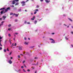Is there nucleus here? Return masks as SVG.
Here are the masks:
<instances>
[{
	"instance_id": "obj_1",
	"label": "nucleus",
	"mask_w": 73,
	"mask_h": 73,
	"mask_svg": "<svg viewBox=\"0 0 73 73\" xmlns=\"http://www.w3.org/2000/svg\"><path fill=\"white\" fill-rule=\"evenodd\" d=\"M10 9V7H7V9H5V11H4V10H3L1 12V13L2 15L3 13H5V12H7L8 11V9Z\"/></svg>"
},
{
	"instance_id": "obj_2",
	"label": "nucleus",
	"mask_w": 73,
	"mask_h": 73,
	"mask_svg": "<svg viewBox=\"0 0 73 73\" xmlns=\"http://www.w3.org/2000/svg\"><path fill=\"white\" fill-rule=\"evenodd\" d=\"M19 1V0H14L13 1L12 3V4H15V3H17V2H18Z\"/></svg>"
},
{
	"instance_id": "obj_3",
	"label": "nucleus",
	"mask_w": 73,
	"mask_h": 73,
	"mask_svg": "<svg viewBox=\"0 0 73 73\" xmlns=\"http://www.w3.org/2000/svg\"><path fill=\"white\" fill-rule=\"evenodd\" d=\"M9 63L10 64H12V61H11V60H10L9 61Z\"/></svg>"
},
{
	"instance_id": "obj_4",
	"label": "nucleus",
	"mask_w": 73,
	"mask_h": 73,
	"mask_svg": "<svg viewBox=\"0 0 73 73\" xmlns=\"http://www.w3.org/2000/svg\"><path fill=\"white\" fill-rule=\"evenodd\" d=\"M35 16H33V18H31V20H35Z\"/></svg>"
},
{
	"instance_id": "obj_5",
	"label": "nucleus",
	"mask_w": 73,
	"mask_h": 73,
	"mask_svg": "<svg viewBox=\"0 0 73 73\" xmlns=\"http://www.w3.org/2000/svg\"><path fill=\"white\" fill-rule=\"evenodd\" d=\"M45 1L46 3H48L50 2V0H45Z\"/></svg>"
},
{
	"instance_id": "obj_6",
	"label": "nucleus",
	"mask_w": 73,
	"mask_h": 73,
	"mask_svg": "<svg viewBox=\"0 0 73 73\" xmlns=\"http://www.w3.org/2000/svg\"><path fill=\"white\" fill-rule=\"evenodd\" d=\"M6 17H7L6 16H3V20H5V18H6Z\"/></svg>"
},
{
	"instance_id": "obj_7",
	"label": "nucleus",
	"mask_w": 73,
	"mask_h": 73,
	"mask_svg": "<svg viewBox=\"0 0 73 73\" xmlns=\"http://www.w3.org/2000/svg\"><path fill=\"white\" fill-rule=\"evenodd\" d=\"M24 43L25 45H28V42H25Z\"/></svg>"
},
{
	"instance_id": "obj_8",
	"label": "nucleus",
	"mask_w": 73,
	"mask_h": 73,
	"mask_svg": "<svg viewBox=\"0 0 73 73\" xmlns=\"http://www.w3.org/2000/svg\"><path fill=\"white\" fill-rule=\"evenodd\" d=\"M19 50H22V47L19 46Z\"/></svg>"
},
{
	"instance_id": "obj_9",
	"label": "nucleus",
	"mask_w": 73,
	"mask_h": 73,
	"mask_svg": "<svg viewBox=\"0 0 73 73\" xmlns=\"http://www.w3.org/2000/svg\"><path fill=\"white\" fill-rule=\"evenodd\" d=\"M53 41H52L51 42V43H55V40H52Z\"/></svg>"
},
{
	"instance_id": "obj_10",
	"label": "nucleus",
	"mask_w": 73,
	"mask_h": 73,
	"mask_svg": "<svg viewBox=\"0 0 73 73\" xmlns=\"http://www.w3.org/2000/svg\"><path fill=\"white\" fill-rule=\"evenodd\" d=\"M37 23V21L36 20L34 22L35 24H36V23Z\"/></svg>"
},
{
	"instance_id": "obj_11",
	"label": "nucleus",
	"mask_w": 73,
	"mask_h": 73,
	"mask_svg": "<svg viewBox=\"0 0 73 73\" xmlns=\"http://www.w3.org/2000/svg\"><path fill=\"white\" fill-rule=\"evenodd\" d=\"M65 38L66 40H69V39L66 37V36L65 37Z\"/></svg>"
},
{
	"instance_id": "obj_12",
	"label": "nucleus",
	"mask_w": 73,
	"mask_h": 73,
	"mask_svg": "<svg viewBox=\"0 0 73 73\" xmlns=\"http://www.w3.org/2000/svg\"><path fill=\"white\" fill-rule=\"evenodd\" d=\"M69 20L70 21H73V20H72V19H70V18H68Z\"/></svg>"
},
{
	"instance_id": "obj_13",
	"label": "nucleus",
	"mask_w": 73,
	"mask_h": 73,
	"mask_svg": "<svg viewBox=\"0 0 73 73\" xmlns=\"http://www.w3.org/2000/svg\"><path fill=\"white\" fill-rule=\"evenodd\" d=\"M19 15V13H18V14H16L15 17H17Z\"/></svg>"
},
{
	"instance_id": "obj_14",
	"label": "nucleus",
	"mask_w": 73,
	"mask_h": 73,
	"mask_svg": "<svg viewBox=\"0 0 73 73\" xmlns=\"http://www.w3.org/2000/svg\"><path fill=\"white\" fill-rule=\"evenodd\" d=\"M5 9V8L3 7L2 8H1L0 9V11H1V10H2L3 9Z\"/></svg>"
},
{
	"instance_id": "obj_15",
	"label": "nucleus",
	"mask_w": 73,
	"mask_h": 73,
	"mask_svg": "<svg viewBox=\"0 0 73 73\" xmlns=\"http://www.w3.org/2000/svg\"><path fill=\"white\" fill-rule=\"evenodd\" d=\"M35 47V46H31L30 47V48H33Z\"/></svg>"
},
{
	"instance_id": "obj_16",
	"label": "nucleus",
	"mask_w": 73,
	"mask_h": 73,
	"mask_svg": "<svg viewBox=\"0 0 73 73\" xmlns=\"http://www.w3.org/2000/svg\"><path fill=\"white\" fill-rule=\"evenodd\" d=\"M50 40H51L52 41H54V40H53L52 38H50Z\"/></svg>"
},
{
	"instance_id": "obj_17",
	"label": "nucleus",
	"mask_w": 73,
	"mask_h": 73,
	"mask_svg": "<svg viewBox=\"0 0 73 73\" xmlns=\"http://www.w3.org/2000/svg\"><path fill=\"white\" fill-rule=\"evenodd\" d=\"M19 4V3H17L15 4V5H17Z\"/></svg>"
},
{
	"instance_id": "obj_18",
	"label": "nucleus",
	"mask_w": 73,
	"mask_h": 73,
	"mask_svg": "<svg viewBox=\"0 0 73 73\" xmlns=\"http://www.w3.org/2000/svg\"><path fill=\"white\" fill-rule=\"evenodd\" d=\"M21 71V69H19L18 71H17V72H20Z\"/></svg>"
},
{
	"instance_id": "obj_19",
	"label": "nucleus",
	"mask_w": 73,
	"mask_h": 73,
	"mask_svg": "<svg viewBox=\"0 0 73 73\" xmlns=\"http://www.w3.org/2000/svg\"><path fill=\"white\" fill-rule=\"evenodd\" d=\"M38 62H37L36 64H35V65H38Z\"/></svg>"
},
{
	"instance_id": "obj_20",
	"label": "nucleus",
	"mask_w": 73,
	"mask_h": 73,
	"mask_svg": "<svg viewBox=\"0 0 73 73\" xmlns=\"http://www.w3.org/2000/svg\"><path fill=\"white\" fill-rule=\"evenodd\" d=\"M35 11H36V12H38V9H36L35 10Z\"/></svg>"
},
{
	"instance_id": "obj_21",
	"label": "nucleus",
	"mask_w": 73,
	"mask_h": 73,
	"mask_svg": "<svg viewBox=\"0 0 73 73\" xmlns=\"http://www.w3.org/2000/svg\"><path fill=\"white\" fill-rule=\"evenodd\" d=\"M12 46H15V45H14V43H13V44H12V46H11V47H12Z\"/></svg>"
},
{
	"instance_id": "obj_22",
	"label": "nucleus",
	"mask_w": 73,
	"mask_h": 73,
	"mask_svg": "<svg viewBox=\"0 0 73 73\" xmlns=\"http://www.w3.org/2000/svg\"><path fill=\"white\" fill-rule=\"evenodd\" d=\"M38 58L37 57H35V60H36V59H37Z\"/></svg>"
},
{
	"instance_id": "obj_23",
	"label": "nucleus",
	"mask_w": 73,
	"mask_h": 73,
	"mask_svg": "<svg viewBox=\"0 0 73 73\" xmlns=\"http://www.w3.org/2000/svg\"><path fill=\"white\" fill-rule=\"evenodd\" d=\"M23 72H26V71L24 70V69H23Z\"/></svg>"
},
{
	"instance_id": "obj_24",
	"label": "nucleus",
	"mask_w": 73,
	"mask_h": 73,
	"mask_svg": "<svg viewBox=\"0 0 73 73\" xmlns=\"http://www.w3.org/2000/svg\"><path fill=\"white\" fill-rule=\"evenodd\" d=\"M6 51H7V50H6V49H4V52H6Z\"/></svg>"
},
{
	"instance_id": "obj_25",
	"label": "nucleus",
	"mask_w": 73,
	"mask_h": 73,
	"mask_svg": "<svg viewBox=\"0 0 73 73\" xmlns=\"http://www.w3.org/2000/svg\"><path fill=\"white\" fill-rule=\"evenodd\" d=\"M18 58H20V55L18 56Z\"/></svg>"
},
{
	"instance_id": "obj_26",
	"label": "nucleus",
	"mask_w": 73,
	"mask_h": 73,
	"mask_svg": "<svg viewBox=\"0 0 73 73\" xmlns=\"http://www.w3.org/2000/svg\"><path fill=\"white\" fill-rule=\"evenodd\" d=\"M11 24L9 25H8V27H11Z\"/></svg>"
},
{
	"instance_id": "obj_27",
	"label": "nucleus",
	"mask_w": 73,
	"mask_h": 73,
	"mask_svg": "<svg viewBox=\"0 0 73 73\" xmlns=\"http://www.w3.org/2000/svg\"><path fill=\"white\" fill-rule=\"evenodd\" d=\"M37 12L36 11H35L34 13V14H36Z\"/></svg>"
},
{
	"instance_id": "obj_28",
	"label": "nucleus",
	"mask_w": 73,
	"mask_h": 73,
	"mask_svg": "<svg viewBox=\"0 0 73 73\" xmlns=\"http://www.w3.org/2000/svg\"><path fill=\"white\" fill-rule=\"evenodd\" d=\"M36 7L37 8H38L39 7V6H38V5H37V6H36Z\"/></svg>"
},
{
	"instance_id": "obj_29",
	"label": "nucleus",
	"mask_w": 73,
	"mask_h": 73,
	"mask_svg": "<svg viewBox=\"0 0 73 73\" xmlns=\"http://www.w3.org/2000/svg\"><path fill=\"white\" fill-rule=\"evenodd\" d=\"M13 15V13H10V15Z\"/></svg>"
},
{
	"instance_id": "obj_30",
	"label": "nucleus",
	"mask_w": 73,
	"mask_h": 73,
	"mask_svg": "<svg viewBox=\"0 0 73 73\" xmlns=\"http://www.w3.org/2000/svg\"><path fill=\"white\" fill-rule=\"evenodd\" d=\"M16 45H17V44L16 43H15L14 46H16Z\"/></svg>"
},
{
	"instance_id": "obj_31",
	"label": "nucleus",
	"mask_w": 73,
	"mask_h": 73,
	"mask_svg": "<svg viewBox=\"0 0 73 73\" xmlns=\"http://www.w3.org/2000/svg\"><path fill=\"white\" fill-rule=\"evenodd\" d=\"M9 37H11V34H9Z\"/></svg>"
},
{
	"instance_id": "obj_32",
	"label": "nucleus",
	"mask_w": 73,
	"mask_h": 73,
	"mask_svg": "<svg viewBox=\"0 0 73 73\" xmlns=\"http://www.w3.org/2000/svg\"><path fill=\"white\" fill-rule=\"evenodd\" d=\"M15 22H17V19H15Z\"/></svg>"
},
{
	"instance_id": "obj_33",
	"label": "nucleus",
	"mask_w": 73,
	"mask_h": 73,
	"mask_svg": "<svg viewBox=\"0 0 73 73\" xmlns=\"http://www.w3.org/2000/svg\"><path fill=\"white\" fill-rule=\"evenodd\" d=\"M24 66L25 67V68H27V66H26L25 65V64H24Z\"/></svg>"
},
{
	"instance_id": "obj_34",
	"label": "nucleus",
	"mask_w": 73,
	"mask_h": 73,
	"mask_svg": "<svg viewBox=\"0 0 73 73\" xmlns=\"http://www.w3.org/2000/svg\"><path fill=\"white\" fill-rule=\"evenodd\" d=\"M4 23V21H3L1 22L2 24H3Z\"/></svg>"
},
{
	"instance_id": "obj_35",
	"label": "nucleus",
	"mask_w": 73,
	"mask_h": 73,
	"mask_svg": "<svg viewBox=\"0 0 73 73\" xmlns=\"http://www.w3.org/2000/svg\"><path fill=\"white\" fill-rule=\"evenodd\" d=\"M25 62V60L23 61V63L24 64V62Z\"/></svg>"
},
{
	"instance_id": "obj_36",
	"label": "nucleus",
	"mask_w": 73,
	"mask_h": 73,
	"mask_svg": "<svg viewBox=\"0 0 73 73\" xmlns=\"http://www.w3.org/2000/svg\"><path fill=\"white\" fill-rule=\"evenodd\" d=\"M15 35H18V33H15Z\"/></svg>"
},
{
	"instance_id": "obj_37",
	"label": "nucleus",
	"mask_w": 73,
	"mask_h": 73,
	"mask_svg": "<svg viewBox=\"0 0 73 73\" xmlns=\"http://www.w3.org/2000/svg\"><path fill=\"white\" fill-rule=\"evenodd\" d=\"M11 29L10 28H9L8 29V31H10V30H11Z\"/></svg>"
},
{
	"instance_id": "obj_38",
	"label": "nucleus",
	"mask_w": 73,
	"mask_h": 73,
	"mask_svg": "<svg viewBox=\"0 0 73 73\" xmlns=\"http://www.w3.org/2000/svg\"><path fill=\"white\" fill-rule=\"evenodd\" d=\"M24 39H25V40H27V38H26V37H25Z\"/></svg>"
},
{
	"instance_id": "obj_39",
	"label": "nucleus",
	"mask_w": 73,
	"mask_h": 73,
	"mask_svg": "<svg viewBox=\"0 0 73 73\" xmlns=\"http://www.w3.org/2000/svg\"><path fill=\"white\" fill-rule=\"evenodd\" d=\"M21 68H22V69H23V68H24V67L23 66H22L21 67Z\"/></svg>"
},
{
	"instance_id": "obj_40",
	"label": "nucleus",
	"mask_w": 73,
	"mask_h": 73,
	"mask_svg": "<svg viewBox=\"0 0 73 73\" xmlns=\"http://www.w3.org/2000/svg\"><path fill=\"white\" fill-rule=\"evenodd\" d=\"M13 16H14L15 15H16V14L14 13V14H13Z\"/></svg>"
},
{
	"instance_id": "obj_41",
	"label": "nucleus",
	"mask_w": 73,
	"mask_h": 73,
	"mask_svg": "<svg viewBox=\"0 0 73 73\" xmlns=\"http://www.w3.org/2000/svg\"><path fill=\"white\" fill-rule=\"evenodd\" d=\"M2 49V47H0V50H1Z\"/></svg>"
},
{
	"instance_id": "obj_42",
	"label": "nucleus",
	"mask_w": 73,
	"mask_h": 73,
	"mask_svg": "<svg viewBox=\"0 0 73 73\" xmlns=\"http://www.w3.org/2000/svg\"><path fill=\"white\" fill-rule=\"evenodd\" d=\"M21 11V9H20L18 11V12H20Z\"/></svg>"
},
{
	"instance_id": "obj_43",
	"label": "nucleus",
	"mask_w": 73,
	"mask_h": 73,
	"mask_svg": "<svg viewBox=\"0 0 73 73\" xmlns=\"http://www.w3.org/2000/svg\"><path fill=\"white\" fill-rule=\"evenodd\" d=\"M28 24H30V23L29 22H28L27 23Z\"/></svg>"
},
{
	"instance_id": "obj_44",
	"label": "nucleus",
	"mask_w": 73,
	"mask_h": 73,
	"mask_svg": "<svg viewBox=\"0 0 73 73\" xmlns=\"http://www.w3.org/2000/svg\"><path fill=\"white\" fill-rule=\"evenodd\" d=\"M28 72H30V70H29V69L27 70Z\"/></svg>"
},
{
	"instance_id": "obj_45",
	"label": "nucleus",
	"mask_w": 73,
	"mask_h": 73,
	"mask_svg": "<svg viewBox=\"0 0 73 73\" xmlns=\"http://www.w3.org/2000/svg\"><path fill=\"white\" fill-rule=\"evenodd\" d=\"M11 58V59H13V57H11V58Z\"/></svg>"
},
{
	"instance_id": "obj_46",
	"label": "nucleus",
	"mask_w": 73,
	"mask_h": 73,
	"mask_svg": "<svg viewBox=\"0 0 73 73\" xmlns=\"http://www.w3.org/2000/svg\"><path fill=\"white\" fill-rule=\"evenodd\" d=\"M11 54H12V52H11L10 53V54L9 55H11Z\"/></svg>"
},
{
	"instance_id": "obj_47",
	"label": "nucleus",
	"mask_w": 73,
	"mask_h": 73,
	"mask_svg": "<svg viewBox=\"0 0 73 73\" xmlns=\"http://www.w3.org/2000/svg\"><path fill=\"white\" fill-rule=\"evenodd\" d=\"M11 7H14V5H12V6H11Z\"/></svg>"
},
{
	"instance_id": "obj_48",
	"label": "nucleus",
	"mask_w": 73,
	"mask_h": 73,
	"mask_svg": "<svg viewBox=\"0 0 73 73\" xmlns=\"http://www.w3.org/2000/svg\"><path fill=\"white\" fill-rule=\"evenodd\" d=\"M15 9H16V8H14V10H15Z\"/></svg>"
},
{
	"instance_id": "obj_49",
	"label": "nucleus",
	"mask_w": 73,
	"mask_h": 73,
	"mask_svg": "<svg viewBox=\"0 0 73 73\" xmlns=\"http://www.w3.org/2000/svg\"><path fill=\"white\" fill-rule=\"evenodd\" d=\"M33 13H31V15H33Z\"/></svg>"
},
{
	"instance_id": "obj_50",
	"label": "nucleus",
	"mask_w": 73,
	"mask_h": 73,
	"mask_svg": "<svg viewBox=\"0 0 73 73\" xmlns=\"http://www.w3.org/2000/svg\"><path fill=\"white\" fill-rule=\"evenodd\" d=\"M9 42H11V39H9Z\"/></svg>"
},
{
	"instance_id": "obj_51",
	"label": "nucleus",
	"mask_w": 73,
	"mask_h": 73,
	"mask_svg": "<svg viewBox=\"0 0 73 73\" xmlns=\"http://www.w3.org/2000/svg\"><path fill=\"white\" fill-rule=\"evenodd\" d=\"M7 51H9V49L8 48H7Z\"/></svg>"
},
{
	"instance_id": "obj_52",
	"label": "nucleus",
	"mask_w": 73,
	"mask_h": 73,
	"mask_svg": "<svg viewBox=\"0 0 73 73\" xmlns=\"http://www.w3.org/2000/svg\"><path fill=\"white\" fill-rule=\"evenodd\" d=\"M25 24H26V23H27V21H25Z\"/></svg>"
},
{
	"instance_id": "obj_53",
	"label": "nucleus",
	"mask_w": 73,
	"mask_h": 73,
	"mask_svg": "<svg viewBox=\"0 0 73 73\" xmlns=\"http://www.w3.org/2000/svg\"><path fill=\"white\" fill-rule=\"evenodd\" d=\"M0 45L1 46H2V45H1V43H0Z\"/></svg>"
},
{
	"instance_id": "obj_54",
	"label": "nucleus",
	"mask_w": 73,
	"mask_h": 73,
	"mask_svg": "<svg viewBox=\"0 0 73 73\" xmlns=\"http://www.w3.org/2000/svg\"><path fill=\"white\" fill-rule=\"evenodd\" d=\"M71 46H72V47H73V44H71Z\"/></svg>"
},
{
	"instance_id": "obj_55",
	"label": "nucleus",
	"mask_w": 73,
	"mask_h": 73,
	"mask_svg": "<svg viewBox=\"0 0 73 73\" xmlns=\"http://www.w3.org/2000/svg\"><path fill=\"white\" fill-rule=\"evenodd\" d=\"M54 33H52V35H54Z\"/></svg>"
},
{
	"instance_id": "obj_56",
	"label": "nucleus",
	"mask_w": 73,
	"mask_h": 73,
	"mask_svg": "<svg viewBox=\"0 0 73 73\" xmlns=\"http://www.w3.org/2000/svg\"><path fill=\"white\" fill-rule=\"evenodd\" d=\"M64 25H65V26H66H66H67V25H65V24H64Z\"/></svg>"
},
{
	"instance_id": "obj_57",
	"label": "nucleus",
	"mask_w": 73,
	"mask_h": 73,
	"mask_svg": "<svg viewBox=\"0 0 73 73\" xmlns=\"http://www.w3.org/2000/svg\"><path fill=\"white\" fill-rule=\"evenodd\" d=\"M40 1H41V2L43 1V0H40Z\"/></svg>"
},
{
	"instance_id": "obj_58",
	"label": "nucleus",
	"mask_w": 73,
	"mask_h": 73,
	"mask_svg": "<svg viewBox=\"0 0 73 73\" xmlns=\"http://www.w3.org/2000/svg\"><path fill=\"white\" fill-rule=\"evenodd\" d=\"M71 33H72V34H73V32H71Z\"/></svg>"
},
{
	"instance_id": "obj_59",
	"label": "nucleus",
	"mask_w": 73,
	"mask_h": 73,
	"mask_svg": "<svg viewBox=\"0 0 73 73\" xmlns=\"http://www.w3.org/2000/svg\"><path fill=\"white\" fill-rule=\"evenodd\" d=\"M3 25L2 24H0V26H1V25Z\"/></svg>"
},
{
	"instance_id": "obj_60",
	"label": "nucleus",
	"mask_w": 73,
	"mask_h": 73,
	"mask_svg": "<svg viewBox=\"0 0 73 73\" xmlns=\"http://www.w3.org/2000/svg\"><path fill=\"white\" fill-rule=\"evenodd\" d=\"M31 68H33V69H34V67H32Z\"/></svg>"
},
{
	"instance_id": "obj_61",
	"label": "nucleus",
	"mask_w": 73,
	"mask_h": 73,
	"mask_svg": "<svg viewBox=\"0 0 73 73\" xmlns=\"http://www.w3.org/2000/svg\"><path fill=\"white\" fill-rule=\"evenodd\" d=\"M9 42L11 44H12V42Z\"/></svg>"
},
{
	"instance_id": "obj_62",
	"label": "nucleus",
	"mask_w": 73,
	"mask_h": 73,
	"mask_svg": "<svg viewBox=\"0 0 73 73\" xmlns=\"http://www.w3.org/2000/svg\"><path fill=\"white\" fill-rule=\"evenodd\" d=\"M28 40H30V39L29 38H28Z\"/></svg>"
},
{
	"instance_id": "obj_63",
	"label": "nucleus",
	"mask_w": 73,
	"mask_h": 73,
	"mask_svg": "<svg viewBox=\"0 0 73 73\" xmlns=\"http://www.w3.org/2000/svg\"><path fill=\"white\" fill-rule=\"evenodd\" d=\"M2 20V18H0V20Z\"/></svg>"
},
{
	"instance_id": "obj_64",
	"label": "nucleus",
	"mask_w": 73,
	"mask_h": 73,
	"mask_svg": "<svg viewBox=\"0 0 73 73\" xmlns=\"http://www.w3.org/2000/svg\"><path fill=\"white\" fill-rule=\"evenodd\" d=\"M37 73V72L36 71L35 72V73Z\"/></svg>"
}]
</instances>
